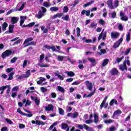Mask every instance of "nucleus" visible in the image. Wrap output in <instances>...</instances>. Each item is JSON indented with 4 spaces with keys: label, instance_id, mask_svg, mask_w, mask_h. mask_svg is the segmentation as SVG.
Wrapping results in <instances>:
<instances>
[{
    "label": "nucleus",
    "instance_id": "nucleus-1",
    "mask_svg": "<svg viewBox=\"0 0 131 131\" xmlns=\"http://www.w3.org/2000/svg\"><path fill=\"white\" fill-rule=\"evenodd\" d=\"M11 55H12V51L11 50H7L2 53L1 57L2 59H6L7 57H10Z\"/></svg>",
    "mask_w": 131,
    "mask_h": 131
},
{
    "label": "nucleus",
    "instance_id": "nucleus-2",
    "mask_svg": "<svg viewBox=\"0 0 131 131\" xmlns=\"http://www.w3.org/2000/svg\"><path fill=\"white\" fill-rule=\"evenodd\" d=\"M107 36V32H104V29L102 30L101 33L100 34L98 38V41L101 40V38H102V40H105L106 39V37Z\"/></svg>",
    "mask_w": 131,
    "mask_h": 131
},
{
    "label": "nucleus",
    "instance_id": "nucleus-3",
    "mask_svg": "<svg viewBox=\"0 0 131 131\" xmlns=\"http://www.w3.org/2000/svg\"><path fill=\"white\" fill-rule=\"evenodd\" d=\"M120 33L117 32L113 31L111 33V37L112 39H117L119 37Z\"/></svg>",
    "mask_w": 131,
    "mask_h": 131
},
{
    "label": "nucleus",
    "instance_id": "nucleus-4",
    "mask_svg": "<svg viewBox=\"0 0 131 131\" xmlns=\"http://www.w3.org/2000/svg\"><path fill=\"white\" fill-rule=\"evenodd\" d=\"M25 4L26 3H20L18 4H17L16 6V9L17 11H18L19 12L22 11V10L24 9V7H25Z\"/></svg>",
    "mask_w": 131,
    "mask_h": 131
},
{
    "label": "nucleus",
    "instance_id": "nucleus-5",
    "mask_svg": "<svg viewBox=\"0 0 131 131\" xmlns=\"http://www.w3.org/2000/svg\"><path fill=\"white\" fill-rule=\"evenodd\" d=\"M31 100H33V101H34L37 106H39V104H40V100H39L38 97L31 96Z\"/></svg>",
    "mask_w": 131,
    "mask_h": 131
},
{
    "label": "nucleus",
    "instance_id": "nucleus-6",
    "mask_svg": "<svg viewBox=\"0 0 131 131\" xmlns=\"http://www.w3.org/2000/svg\"><path fill=\"white\" fill-rule=\"evenodd\" d=\"M120 17H121L120 19L122 20V21H127L128 20V17L125 15H124V14L122 13V11H121L120 12Z\"/></svg>",
    "mask_w": 131,
    "mask_h": 131
},
{
    "label": "nucleus",
    "instance_id": "nucleus-7",
    "mask_svg": "<svg viewBox=\"0 0 131 131\" xmlns=\"http://www.w3.org/2000/svg\"><path fill=\"white\" fill-rule=\"evenodd\" d=\"M107 7L111 10L114 9V6H113V1L112 0H108L106 2Z\"/></svg>",
    "mask_w": 131,
    "mask_h": 131
},
{
    "label": "nucleus",
    "instance_id": "nucleus-8",
    "mask_svg": "<svg viewBox=\"0 0 131 131\" xmlns=\"http://www.w3.org/2000/svg\"><path fill=\"white\" fill-rule=\"evenodd\" d=\"M125 63H126V61L125 60L122 64L119 66V69L121 70V71L127 70V68H126V64H125Z\"/></svg>",
    "mask_w": 131,
    "mask_h": 131
},
{
    "label": "nucleus",
    "instance_id": "nucleus-9",
    "mask_svg": "<svg viewBox=\"0 0 131 131\" xmlns=\"http://www.w3.org/2000/svg\"><path fill=\"white\" fill-rule=\"evenodd\" d=\"M85 83L88 90L92 91V90H93V83H92V82H90L89 81H86Z\"/></svg>",
    "mask_w": 131,
    "mask_h": 131
},
{
    "label": "nucleus",
    "instance_id": "nucleus-10",
    "mask_svg": "<svg viewBox=\"0 0 131 131\" xmlns=\"http://www.w3.org/2000/svg\"><path fill=\"white\" fill-rule=\"evenodd\" d=\"M46 111H53L54 110V106L52 104H49L45 107Z\"/></svg>",
    "mask_w": 131,
    "mask_h": 131
},
{
    "label": "nucleus",
    "instance_id": "nucleus-11",
    "mask_svg": "<svg viewBox=\"0 0 131 131\" xmlns=\"http://www.w3.org/2000/svg\"><path fill=\"white\" fill-rule=\"evenodd\" d=\"M121 113H122V112L120 110H117L115 111L114 112L113 116H112V118H114V117H115L117 115H120V114H121Z\"/></svg>",
    "mask_w": 131,
    "mask_h": 131
},
{
    "label": "nucleus",
    "instance_id": "nucleus-12",
    "mask_svg": "<svg viewBox=\"0 0 131 131\" xmlns=\"http://www.w3.org/2000/svg\"><path fill=\"white\" fill-rule=\"evenodd\" d=\"M111 75H117L119 73L118 70L116 68H113L110 71Z\"/></svg>",
    "mask_w": 131,
    "mask_h": 131
},
{
    "label": "nucleus",
    "instance_id": "nucleus-13",
    "mask_svg": "<svg viewBox=\"0 0 131 131\" xmlns=\"http://www.w3.org/2000/svg\"><path fill=\"white\" fill-rule=\"evenodd\" d=\"M44 14L42 13L41 10H39L38 12V14H37L35 15L36 18H37V19H41L42 18V16H43Z\"/></svg>",
    "mask_w": 131,
    "mask_h": 131
},
{
    "label": "nucleus",
    "instance_id": "nucleus-14",
    "mask_svg": "<svg viewBox=\"0 0 131 131\" xmlns=\"http://www.w3.org/2000/svg\"><path fill=\"white\" fill-rule=\"evenodd\" d=\"M44 48L47 49V50H52L53 52L56 51V47L54 46H49L48 45H45Z\"/></svg>",
    "mask_w": 131,
    "mask_h": 131
},
{
    "label": "nucleus",
    "instance_id": "nucleus-15",
    "mask_svg": "<svg viewBox=\"0 0 131 131\" xmlns=\"http://www.w3.org/2000/svg\"><path fill=\"white\" fill-rule=\"evenodd\" d=\"M94 122L95 123L99 122V115L97 113L94 114Z\"/></svg>",
    "mask_w": 131,
    "mask_h": 131
},
{
    "label": "nucleus",
    "instance_id": "nucleus-16",
    "mask_svg": "<svg viewBox=\"0 0 131 131\" xmlns=\"http://www.w3.org/2000/svg\"><path fill=\"white\" fill-rule=\"evenodd\" d=\"M61 128L62 129H66L67 131H69V127L68 125L65 123H62L61 124Z\"/></svg>",
    "mask_w": 131,
    "mask_h": 131
},
{
    "label": "nucleus",
    "instance_id": "nucleus-17",
    "mask_svg": "<svg viewBox=\"0 0 131 131\" xmlns=\"http://www.w3.org/2000/svg\"><path fill=\"white\" fill-rule=\"evenodd\" d=\"M27 18V17L25 16H21L20 17V26H22V25H23V24L24 23L25 20H26Z\"/></svg>",
    "mask_w": 131,
    "mask_h": 131
},
{
    "label": "nucleus",
    "instance_id": "nucleus-18",
    "mask_svg": "<svg viewBox=\"0 0 131 131\" xmlns=\"http://www.w3.org/2000/svg\"><path fill=\"white\" fill-rule=\"evenodd\" d=\"M95 93H96V89L93 92H91L88 95L84 94L83 98H91L92 96H94Z\"/></svg>",
    "mask_w": 131,
    "mask_h": 131
},
{
    "label": "nucleus",
    "instance_id": "nucleus-19",
    "mask_svg": "<svg viewBox=\"0 0 131 131\" xmlns=\"http://www.w3.org/2000/svg\"><path fill=\"white\" fill-rule=\"evenodd\" d=\"M81 15H84L85 14L86 16H90V14H91V10H83L81 12Z\"/></svg>",
    "mask_w": 131,
    "mask_h": 131
},
{
    "label": "nucleus",
    "instance_id": "nucleus-20",
    "mask_svg": "<svg viewBox=\"0 0 131 131\" xmlns=\"http://www.w3.org/2000/svg\"><path fill=\"white\" fill-rule=\"evenodd\" d=\"M107 99H108V96H106V97L104 98V99H103L102 102L101 104H100V110H101L102 108H103V107H104V105H105V103H106V101H107Z\"/></svg>",
    "mask_w": 131,
    "mask_h": 131
},
{
    "label": "nucleus",
    "instance_id": "nucleus-21",
    "mask_svg": "<svg viewBox=\"0 0 131 131\" xmlns=\"http://www.w3.org/2000/svg\"><path fill=\"white\" fill-rule=\"evenodd\" d=\"M40 63H38L36 64V67H37V66H39V67H44V68L49 67H50V65H49V64H45V63H43L42 62H40Z\"/></svg>",
    "mask_w": 131,
    "mask_h": 131
},
{
    "label": "nucleus",
    "instance_id": "nucleus-22",
    "mask_svg": "<svg viewBox=\"0 0 131 131\" xmlns=\"http://www.w3.org/2000/svg\"><path fill=\"white\" fill-rule=\"evenodd\" d=\"M84 128L86 131H94V129H93L92 127L88 126V125L85 124H84Z\"/></svg>",
    "mask_w": 131,
    "mask_h": 131
},
{
    "label": "nucleus",
    "instance_id": "nucleus-23",
    "mask_svg": "<svg viewBox=\"0 0 131 131\" xmlns=\"http://www.w3.org/2000/svg\"><path fill=\"white\" fill-rule=\"evenodd\" d=\"M19 20V18L17 17H12L11 18V22L12 24H15V23H17Z\"/></svg>",
    "mask_w": 131,
    "mask_h": 131
},
{
    "label": "nucleus",
    "instance_id": "nucleus-24",
    "mask_svg": "<svg viewBox=\"0 0 131 131\" xmlns=\"http://www.w3.org/2000/svg\"><path fill=\"white\" fill-rule=\"evenodd\" d=\"M54 56H56L57 61H59V62H61V61H63V60L64 59V57L61 55H54Z\"/></svg>",
    "mask_w": 131,
    "mask_h": 131
},
{
    "label": "nucleus",
    "instance_id": "nucleus-25",
    "mask_svg": "<svg viewBox=\"0 0 131 131\" xmlns=\"http://www.w3.org/2000/svg\"><path fill=\"white\" fill-rule=\"evenodd\" d=\"M57 89L58 92H60V93H62V94H64V93H65V89H64L63 87L60 86H58Z\"/></svg>",
    "mask_w": 131,
    "mask_h": 131
},
{
    "label": "nucleus",
    "instance_id": "nucleus-26",
    "mask_svg": "<svg viewBox=\"0 0 131 131\" xmlns=\"http://www.w3.org/2000/svg\"><path fill=\"white\" fill-rule=\"evenodd\" d=\"M88 60L92 63V64H93V65H96L97 63L96 62V59L94 58H88Z\"/></svg>",
    "mask_w": 131,
    "mask_h": 131
},
{
    "label": "nucleus",
    "instance_id": "nucleus-27",
    "mask_svg": "<svg viewBox=\"0 0 131 131\" xmlns=\"http://www.w3.org/2000/svg\"><path fill=\"white\" fill-rule=\"evenodd\" d=\"M9 25H8V24L6 22H5L2 25V30L3 31H6V29L7 28V27H8Z\"/></svg>",
    "mask_w": 131,
    "mask_h": 131
},
{
    "label": "nucleus",
    "instance_id": "nucleus-28",
    "mask_svg": "<svg viewBox=\"0 0 131 131\" xmlns=\"http://www.w3.org/2000/svg\"><path fill=\"white\" fill-rule=\"evenodd\" d=\"M30 75H31V74L30 73V70H29L26 72V74H24L25 78H28Z\"/></svg>",
    "mask_w": 131,
    "mask_h": 131
},
{
    "label": "nucleus",
    "instance_id": "nucleus-29",
    "mask_svg": "<svg viewBox=\"0 0 131 131\" xmlns=\"http://www.w3.org/2000/svg\"><path fill=\"white\" fill-rule=\"evenodd\" d=\"M7 88H8V85H5V86L0 87V92L1 91V95H3V94H4V92H5V90H6Z\"/></svg>",
    "mask_w": 131,
    "mask_h": 131
},
{
    "label": "nucleus",
    "instance_id": "nucleus-30",
    "mask_svg": "<svg viewBox=\"0 0 131 131\" xmlns=\"http://www.w3.org/2000/svg\"><path fill=\"white\" fill-rule=\"evenodd\" d=\"M65 73H66V74H67L68 75V76H70V77H72L73 76H74V75H75V74H74V73L72 71L71 72H66Z\"/></svg>",
    "mask_w": 131,
    "mask_h": 131
},
{
    "label": "nucleus",
    "instance_id": "nucleus-31",
    "mask_svg": "<svg viewBox=\"0 0 131 131\" xmlns=\"http://www.w3.org/2000/svg\"><path fill=\"white\" fill-rule=\"evenodd\" d=\"M115 105H118V103L117 102V100H115V99H112L111 102H110V106H113V104H114Z\"/></svg>",
    "mask_w": 131,
    "mask_h": 131
},
{
    "label": "nucleus",
    "instance_id": "nucleus-32",
    "mask_svg": "<svg viewBox=\"0 0 131 131\" xmlns=\"http://www.w3.org/2000/svg\"><path fill=\"white\" fill-rule=\"evenodd\" d=\"M32 40H33V38L32 37L28 38L24 41L23 45H26V43H28V42L31 41Z\"/></svg>",
    "mask_w": 131,
    "mask_h": 131
},
{
    "label": "nucleus",
    "instance_id": "nucleus-33",
    "mask_svg": "<svg viewBox=\"0 0 131 131\" xmlns=\"http://www.w3.org/2000/svg\"><path fill=\"white\" fill-rule=\"evenodd\" d=\"M108 63H109V59H105L102 62V66L103 67H105V66H106V65H107V64H108Z\"/></svg>",
    "mask_w": 131,
    "mask_h": 131
},
{
    "label": "nucleus",
    "instance_id": "nucleus-34",
    "mask_svg": "<svg viewBox=\"0 0 131 131\" xmlns=\"http://www.w3.org/2000/svg\"><path fill=\"white\" fill-rule=\"evenodd\" d=\"M58 123H59V122H55L53 123L49 127V130H52L53 128H54V126H56V125H58Z\"/></svg>",
    "mask_w": 131,
    "mask_h": 131
},
{
    "label": "nucleus",
    "instance_id": "nucleus-35",
    "mask_svg": "<svg viewBox=\"0 0 131 131\" xmlns=\"http://www.w3.org/2000/svg\"><path fill=\"white\" fill-rule=\"evenodd\" d=\"M119 6V1L118 0L115 1L114 3V9H116Z\"/></svg>",
    "mask_w": 131,
    "mask_h": 131
},
{
    "label": "nucleus",
    "instance_id": "nucleus-36",
    "mask_svg": "<svg viewBox=\"0 0 131 131\" xmlns=\"http://www.w3.org/2000/svg\"><path fill=\"white\" fill-rule=\"evenodd\" d=\"M79 3V0H75L73 4L71 5V7H72V8H74L76 6V5H77Z\"/></svg>",
    "mask_w": 131,
    "mask_h": 131
},
{
    "label": "nucleus",
    "instance_id": "nucleus-37",
    "mask_svg": "<svg viewBox=\"0 0 131 131\" xmlns=\"http://www.w3.org/2000/svg\"><path fill=\"white\" fill-rule=\"evenodd\" d=\"M55 76L58 77V78H59V79H60V80H64V78H65V76L63 75L62 76H61L57 73H55Z\"/></svg>",
    "mask_w": 131,
    "mask_h": 131
},
{
    "label": "nucleus",
    "instance_id": "nucleus-38",
    "mask_svg": "<svg viewBox=\"0 0 131 131\" xmlns=\"http://www.w3.org/2000/svg\"><path fill=\"white\" fill-rule=\"evenodd\" d=\"M35 25V22L30 23L28 25H24L23 27H32V26H34Z\"/></svg>",
    "mask_w": 131,
    "mask_h": 131
},
{
    "label": "nucleus",
    "instance_id": "nucleus-39",
    "mask_svg": "<svg viewBox=\"0 0 131 131\" xmlns=\"http://www.w3.org/2000/svg\"><path fill=\"white\" fill-rule=\"evenodd\" d=\"M35 124H37V125H45V123L43 121L39 120H36L35 121Z\"/></svg>",
    "mask_w": 131,
    "mask_h": 131
},
{
    "label": "nucleus",
    "instance_id": "nucleus-40",
    "mask_svg": "<svg viewBox=\"0 0 131 131\" xmlns=\"http://www.w3.org/2000/svg\"><path fill=\"white\" fill-rule=\"evenodd\" d=\"M94 3H95V1H94L88 2V3H86L83 5V7L86 8V7H89V6H91V5H92V4H94Z\"/></svg>",
    "mask_w": 131,
    "mask_h": 131
},
{
    "label": "nucleus",
    "instance_id": "nucleus-41",
    "mask_svg": "<svg viewBox=\"0 0 131 131\" xmlns=\"http://www.w3.org/2000/svg\"><path fill=\"white\" fill-rule=\"evenodd\" d=\"M100 52H98L97 54H98V55H104V54H106V53L107 52L106 51V49H101L100 50Z\"/></svg>",
    "mask_w": 131,
    "mask_h": 131
},
{
    "label": "nucleus",
    "instance_id": "nucleus-42",
    "mask_svg": "<svg viewBox=\"0 0 131 131\" xmlns=\"http://www.w3.org/2000/svg\"><path fill=\"white\" fill-rule=\"evenodd\" d=\"M126 40L127 42L130 40V33L128 32L126 35Z\"/></svg>",
    "mask_w": 131,
    "mask_h": 131
},
{
    "label": "nucleus",
    "instance_id": "nucleus-43",
    "mask_svg": "<svg viewBox=\"0 0 131 131\" xmlns=\"http://www.w3.org/2000/svg\"><path fill=\"white\" fill-rule=\"evenodd\" d=\"M39 26V24H37L35 25L33 28L34 31H36V32H39V30H38V27Z\"/></svg>",
    "mask_w": 131,
    "mask_h": 131
},
{
    "label": "nucleus",
    "instance_id": "nucleus-44",
    "mask_svg": "<svg viewBox=\"0 0 131 131\" xmlns=\"http://www.w3.org/2000/svg\"><path fill=\"white\" fill-rule=\"evenodd\" d=\"M59 9L58 7L55 6V7H52L50 8V11H52V12H57Z\"/></svg>",
    "mask_w": 131,
    "mask_h": 131
},
{
    "label": "nucleus",
    "instance_id": "nucleus-45",
    "mask_svg": "<svg viewBox=\"0 0 131 131\" xmlns=\"http://www.w3.org/2000/svg\"><path fill=\"white\" fill-rule=\"evenodd\" d=\"M14 72L10 73L9 75V77L7 79V80H12V79H13V76L14 75Z\"/></svg>",
    "mask_w": 131,
    "mask_h": 131
},
{
    "label": "nucleus",
    "instance_id": "nucleus-46",
    "mask_svg": "<svg viewBox=\"0 0 131 131\" xmlns=\"http://www.w3.org/2000/svg\"><path fill=\"white\" fill-rule=\"evenodd\" d=\"M84 124H83V125L77 124L76 126V127H77L79 129H83V128H84Z\"/></svg>",
    "mask_w": 131,
    "mask_h": 131
},
{
    "label": "nucleus",
    "instance_id": "nucleus-47",
    "mask_svg": "<svg viewBox=\"0 0 131 131\" xmlns=\"http://www.w3.org/2000/svg\"><path fill=\"white\" fill-rule=\"evenodd\" d=\"M43 6L45 7V8H49V7H51V4H50L49 2H46L43 3Z\"/></svg>",
    "mask_w": 131,
    "mask_h": 131
},
{
    "label": "nucleus",
    "instance_id": "nucleus-48",
    "mask_svg": "<svg viewBox=\"0 0 131 131\" xmlns=\"http://www.w3.org/2000/svg\"><path fill=\"white\" fill-rule=\"evenodd\" d=\"M45 59V54H42L39 56V62L40 63H42V60Z\"/></svg>",
    "mask_w": 131,
    "mask_h": 131
},
{
    "label": "nucleus",
    "instance_id": "nucleus-49",
    "mask_svg": "<svg viewBox=\"0 0 131 131\" xmlns=\"http://www.w3.org/2000/svg\"><path fill=\"white\" fill-rule=\"evenodd\" d=\"M104 123L108 124V123H112L113 122V120L112 119H107L104 121Z\"/></svg>",
    "mask_w": 131,
    "mask_h": 131
},
{
    "label": "nucleus",
    "instance_id": "nucleus-50",
    "mask_svg": "<svg viewBox=\"0 0 131 131\" xmlns=\"http://www.w3.org/2000/svg\"><path fill=\"white\" fill-rule=\"evenodd\" d=\"M99 23L100 24V25H102V26H104V25L106 24V22L103 19H100L99 20Z\"/></svg>",
    "mask_w": 131,
    "mask_h": 131
},
{
    "label": "nucleus",
    "instance_id": "nucleus-51",
    "mask_svg": "<svg viewBox=\"0 0 131 131\" xmlns=\"http://www.w3.org/2000/svg\"><path fill=\"white\" fill-rule=\"evenodd\" d=\"M62 19H63V20H65L66 21H68V20H69V15H64L62 17Z\"/></svg>",
    "mask_w": 131,
    "mask_h": 131
},
{
    "label": "nucleus",
    "instance_id": "nucleus-52",
    "mask_svg": "<svg viewBox=\"0 0 131 131\" xmlns=\"http://www.w3.org/2000/svg\"><path fill=\"white\" fill-rule=\"evenodd\" d=\"M77 30V36L78 37H79V36H80V28L77 27L76 29Z\"/></svg>",
    "mask_w": 131,
    "mask_h": 131
},
{
    "label": "nucleus",
    "instance_id": "nucleus-53",
    "mask_svg": "<svg viewBox=\"0 0 131 131\" xmlns=\"http://www.w3.org/2000/svg\"><path fill=\"white\" fill-rule=\"evenodd\" d=\"M94 122V121L92 119L86 120L85 121V123H86V124H90V123H93Z\"/></svg>",
    "mask_w": 131,
    "mask_h": 131
},
{
    "label": "nucleus",
    "instance_id": "nucleus-54",
    "mask_svg": "<svg viewBox=\"0 0 131 131\" xmlns=\"http://www.w3.org/2000/svg\"><path fill=\"white\" fill-rule=\"evenodd\" d=\"M119 46H120V44L117 41L114 44L113 48L116 49V48H118Z\"/></svg>",
    "mask_w": 131,
    "mask_h": 131
},
{
    "label": "nucleus",
    "instance_id": "nucleus-55",
    "mask_svg": "<svg viewBox=\"0 0 131 131\" xmlns=\"http://www.w3.org/2000/svg\"><path fill=\"white\" fill-rule=\"evenodd\" d=\"M119 30L120 31H122L123 30V26H122V24H120L118 26Z\"/></svg>",
    "mask_w": 131,
    "mask_h": 131
},
{
    "label": "nucleus",
    "instance_id": "nucleus-56",
    "mask_svg": "<svg viewBox=\"0 0 131 131\" xmlns=\"http://www.w3.org/2000/svg\"><path fill=\"white\" fill-rule=\"evenodd\" d=\"M31 105V101H30L29 100H27L26 104L25 105V106L26 107V106H30Z\"/></svg>",
    "mask_w": 131,
    "mask_h": 131
},
{
    "label": "nucleus",
    "instance_id": "nucleus-57",
    "mask_svg": "<svg viewBox=\"0 0 131 131\" xmlns=\"http://www.w3.org/2000/svg\"><path fill=\"white\" fill-rule=\"evenodd\" d=\"M59 113L60 115H64V110L61 108H59Z\"/></svg>",
    "mask_w": 131,
    "mask_h": 131
},
{
    "label": "nucleus",
    "instance_id": "nucleus-58",
    "mask_svg": "<svg viewBox=\"0 0 131 131\" xmlns=\"http://www.w3.org/2000/svg\"><path fill=\"white\" fill-rule=\"evenodd\" d=\"M41 29L43 31V33H47L48 32V29H45L44 27H41Z\"/></svg>",
    "mask_w": 131,
    "mask_h": 131
},
{
    "label": "nucleus",
    "instance_id": "nucleus-59",
    "mask_svg": "<svg viewBox=\"0 0 131 131\" xmlns=\"http://www.w3.org/2000/svg\"><path fill=\"white\" fill-rule=\"evenodd\" d=\"M69 9L68 7L67 6H64L63 9V13H67L68 12Z\"/></svg>",
    "mask_w": 131,
    "mask_h": 131
},
{
    "label": "nucleus",
    "instance_id": "nucleus-60",
    "mask_svg": "<svg viewBox=\"0 0 131 131\" xmlns=\"http://www.w3.org/2000/svg\"><path fill=\"white\" fill-rule=\"evenodd\" d=\"M112 18L113 19H114V18H116V12L115 11H114L111 14Z\"/></svg>",
    "mask_w": 131,
    "mask_h": 131
},
{
    "label": "nucleus",
    "instance_id": "nucleus-61",
    "mask_svg": "<svg viewBox=\"0 0 131 131\" xmlns=\"http://www.w3.org/2000/svg\"><path fill=\"white\" fill-rule=\"evenodd\" d=\"M28 62V61L27 60H25L24 61V63L23 64V68H25L26 66H27V63Z\"/></svg>",
    "mask_w": 131,
    "mask_h": 131
},
{
    "label": "nucleus",
    "instance_id": "nucleus-62",
    "mask_svg": "<svg viewBox=\"0 0 131 131\" xmlns=\"http://www.w3.org/2000/svg\"><path fill=\"white\" fill-rule=\"evenodd\" d=\"M18 90H19V86H16L12 89V92H17Z\"/></svg>",
    "mask_w": 131,
    "mask_h": 131
},
{
    "label": "nucleus",
    "instance_id": "nucleus-63",
    "mask_svg": "<svg viewBox=\"0 0 131 131\" xmlns=\"http://www.w3.org/2000/svg\"><path fill=\"white\" fill-rule=\"evenodd\" d=\"M78 117V113L75 112L73 114V118H76Z\"/></svg>",
    "mask_w": 131,
    "mask_h": 131
},
{
    "label": "nucleus",
    "instance_id": "nucleus-64",
    "mask_svg": "<svg viewBox=\"0 0 131 131\" xmlns=\"http://www.w3.org/2000/svg\"><path fill=\"white\" fill-rule=\"evenodd\" d=\"M1 131H8V128L7 127H3L1 129Z\"/></svg>",
    "mask_w": 131,
    "mask_h": 131
}]
</instances>
